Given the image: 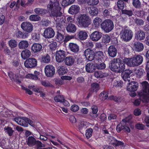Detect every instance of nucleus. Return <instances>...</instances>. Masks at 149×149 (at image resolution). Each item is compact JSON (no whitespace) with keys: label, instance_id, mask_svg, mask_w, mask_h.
I'll return each instance as SVG.
<instances>
[{"label":"nucleus","instance_id":"1","mask_svg":"<svg viewBox=\"0 0 149 149\" xmlns=\"http://www.w3.org/2000/svg\"><path fill=\"white\" fill-rule=\"evenodd\" d=\"M83 56H85L86 59L89 61H91L94 60L96 63H100L101 62V58L103 56V52L99 51L96 52L91 49H87L84 52Z\"/></svg>","mask_w":149,"mask_h":149},{"label":"nucleus","instance_id":"2","mask_svg":"<svg viewBox=\"0 0 149 149\" xmlns=\"http://www.w3.org/2000/svg\"><path fill=\"white\" fill-rule=\"evenodd\" d=\"M127 58H125L124 61L118 58H115L110 61L109 67L111 70L115 72L121 73L124 71L125 69V62Z\"/></svg>","mask_w":149,"mask_h":149},{"label":"nucleus","instance_id":"3","mask_svg":"<svg viewBox=\"0 0 149 149\" xmlns=\"http://www.w3.org/2000/svg\"><path fill=\"white\" fill-rule=\"evenodd\" d=\"M143 91L138 93L142 101L144 102H149V84L146 81L141 83Z\"/></svg>","mask_w":149,"mask_h":149},{"label":"nucleus","instance_id":"4","mask_svg":"<svg viewBox=\"0 0 149 149\" xmlns=\"http://www.w3.org/2000/svg\"><path fill=\"white\" fill-rule=\"evenodd\" d=\"M79 26L82 28H87L91 24V21L88 15L86 14L79 15L77 19Z\"/></svg>","mask_w":149,"mask_h":149},{"label":"nucleus","instance_id":"5","mask_svg":"<svg viewBox=\"0 0 149 149\" xmlns=\"http://www.w3.org/2000/svg\"><path fill=\"white\" fill-rule=\"evenodd\" d=\"M143 60V58L142 56L140 55H135L132 58H126L125 62L128 66L134 67L141 64Z\"/></svg>","mask_w":149,"mask_h":149},{"label":"nucleus","instance_id":"6","mask_svg":"<svg viewBox=\"0 0 149 149\" xmlns=\"http://www.w3.org/2000/svg\"><path fill=\"white\" fill-rule=\"evenodd\" d=\"M133 33L132 31L127 27H123L120 33V38L123 41L128 42L132 38Z\"/></svg>","mask_w":149,"mask_h":149},{"label":"nucleus","instance_id":"7","mask_svg":"<svg viewBox=\"0 0 149 149\" xmlns=\"http://www.w3.org/2000/svg\"><path fill=\"white\" fill-rule=\"evenodd\" d=\"M27 144L30 147H33L35 149H38V147H44V145L40 141L36 140V139L32 136H29L26 141Z\"/></svg>","mask_w":149,"mask_h":149},{"label":"nucleus","instance_id":"8","mask_svg":"<svg viewBox=\"0 0 149 149\" xmlns=\"http://www.w3.org/2000/svg\"><path fill=\"white\" fill-rule=\"evenodd\" d=\"M113 22L111 19H107L101 24V28L105 33H109L114 28Z\"/></svg>","mask_w":149,"mask_h":149},{"label":"nucleus","instance_id":"9","mask_svg":"<svg viewBox=\"0 0 149 149\" xmlns=\"http://www.w3.org/2000/svg\"><path fill=\"white\" fill-rule=\"evenodd\" d=\"M37 64V61L33 58H30L27 59L24 62L25 67L27 68H33L36 67Z\"/></svg>","mask_w":149,"mask_h":149},{"label":"nucleus","instance_id":"10","mask_svg":"<svg viewBox=\"0 0 149 149\" xmlns=\"http://www.w3.org/2000/svg\"><path fill=\"white\" fill-rule=\"evenodd\" d=\"M44 70L46 76L48 77H53L55 72V67L50 64L47 65L45 67Z\"/></svg>","mask_w":149,"mask_h":149},{"label":"nucleus","instance_id":"11","mask_svg":"<svg viewBox=\"0 0 149 149\" xmlns=\"http://www.w3.org/2000/svg\"><path fill=\"white\" fill-rule=\"evenodd\" d=\"M66 56L65 52L63 50L57 51L56 53V59L58 63L63 61Z\"/></svg>","mask_w":149,"mask_h":149},{"label":"nucleus","instance_id":"12","mask_svg":"<svg viewBox=\"0 0 149 149\" xmlns=\"http://www.w3.org/2000/svg\"><path fill=\"white\" fill-rule=\"evenodd\" d=\"M43 34V36L45 38H51L54 36L55 32L52 28L48 27L45 29Z\"/></svg>","mask_w":149,"mask_h":149},{"label":"nucleus","instance_id":"13","mask_svg":"<svg viewBox=\"0 0 149 149\" xmlns=\"http://www.w3.org/2000/svg\"><path fill=\"white\" fill-rule=\"evenodd\" d=\"M21 27L23 30L27 33H30L33 30V25L29 22H22L21 24Z\"/></svg>","mask_w":149,"mask_h":149},{"label":"nucleus","instance_id":"14","mask_svg":"<svg viewBox=\"0 0 149 149\" xmlns=\"http://www.w3.org/2000/svg\"><path fill=\"white\" fill-rule=\"evenodd\" d=\"M56 27L57 28H61L62 26V24L65 23V17L64 16L60 15L57 17L54 18Z\"/></svg>","mask_w":149,"mask_h":149},{"label":"nucleus","instance_id":"15","mask_svg":"<svg viewBox=\"0 0 149 149\" xmlns=\"http://www.w3.org/2000/svg\"><path fill=\"white\" fill-rule=\"evenodd\" d=\"M102 37V33L98 31H95L90 35L91 39L93 41L96 42L100 40Z\"/></svg>","mask_w":149,"mask_h":149},{"label":"nucleus","instance_id":"16","mask_svg":"<svg viewBox=\"0 0 149 149\" xmlns=\"http://www.w3.org/2000/svg\"><path fill=\"white\" fill-rule=\"evenodd\" d=\"M59 5V3L58 1H54V0H51L47 6V8L51 11L57 9H61V8Z\"/></svg>","mask_w":149,"mask_h":149},{"label":"nucleus","instance_id":"17","mask_svg":"<svg viewBox=\"0 0 149 149\" xmlns=\"http://www.w3.org/2000/svg\"><path fill=\"white\" fill-rule=\"evenodd\" d=\"M132 71L129 69H127L121 72V76L123 79L125 81H129L130 74L132 73Z\"/></svg>","mask_w":149,"mask_h":149},{"label":"nucleus","instance_id":"18","mask_svg":"<svg viewBox=\"0 0 149 149\" xmlns=\"http://www.w3.org/2000/svg\"><path fill=\"white\" fill-rule=\"evenodd\" d=\"M42 45L39 43H34L31 47V51L34 53L40 52L42 49Z\"/></svg>","mask_w":149,"mask_h":149},{"label":"nucleus","instance_id":"19","mask_svg":"<svg viewBox=\"0 0 149 149\" xmlns=\"http://www.w3.org/2000/svg\"><path fill=\"white\" fill-rule=\"evenodd\" d=\"M138 86V83L135 81H132L129 83L127 89L130 91H135L137 90Z\"/></svg>","mask_w":149,"mask_h":149},{"label":"nucleus","instance_id":"20","mask_svg":"<svg viewBox=\"0 0 149 149\" xmlns=\"http://www.w3.org/2000/svg\"><path fill=\"white\" fill-rule=\"evenodd\" d=\"M107 52L109 56L112 57H115L117 53V49L114 46L112 45L109 47Z\"/></svg>","mask_w":149,"mask_h":149},{"label":"nucleus","instance_id":"21","mask_svg":"<svg viewBox=\"0 0 149 149\" xmlns=\"http://www.w3.org/2000/svg\"><path fill=\"white\" fill-rule=\"evenodd\" d=\"M80 9V7L78 5H72L69 8L68 13L72 15L76 14L79 12Z\"/></svg>","mask_w":149,"mask_h":149},{"label":"nucleus","instance_id":"22","mask_svg":"<svg viewBox=\"0 0 149 149\" xmlns=\"http://www.w3.org/2000/svg\"><path fill=\"white\" fill-rule=\"evenodd\" d=\"M134 48L136 52H140L143 51L144 47L142 43L139 42H136L134 44Z\"/></svg>","mask_w":149,"mask_h":149},{"label":"nucleus","instance_id":"23","mask_svg":"<svg viewBox=\"0 0 149 149\" xmlns=\"http://www.w3.org/2000/svg\"><path fill=\"white\" fill-rule=\"evenodd\" d=\"M63 61L65 65L68 66H70L74 63L75 59L73 56H69L65 58Z\"/></svg>","mask_w":149,"mask_h":149},{"label":"nucleus","instance_id":"24","mask_svg":"<svg viewBox=\"0 0 149 149\" xmlns=\"http://www.w3.org/2000/svg\"><path fill=\"white\" fill-rule=\"evenodd\" d=\"M69 47L70 50L75 53H77L79 50V47L76 43L70 42L69 43Z\"/></svg>","mask_w":149,"mask_h":149},{"label":"nucleus","instance_id":"25","mask_svg":"<svg viewBox=\"0 0 149 149\" xmlns=\"http://www.w3.org/2000/svg\"><path fill=\"white\" fill-rule=\"evenodd\" d=\"M145 37V33L140 30L138 31L135 33V38L137 40L141 41L143 40Z\"/></svg>","mask_w":149,"mask_h":149},{"label":"nucleus","instance_id":"26","mask_svg":"<svg viewBox=\"0 0 149 149\" xmlns=\"http://www.w3.org/2000/svg\"><path fill=\"white\" fill-rule=\"evenodd\" d=\"M31 54V52L28 49H25L23 50L21 53V57L22 58L24 59H27Z\"/></svg>","mask_w":149,"mask_h":149},{"label":"nucleus","instance_id":"27","mask_svg":"<svg viewBox=\"0 0 149 149\" xmlns=\"http://www.w3.org/2000/svg\"><path fill=\"white\" fill-rule=\"evenodd\" d=\"M85 68L86 72L89 73H92L95 71V68L93 63H89L86 65Z\"/></svg>","mask_w":149,"mask_h":149},{"label":"nucleus","instance_id":"28","mask_svg":"<svg viewBox=\"0 0 149 149\" xmlns=\"http://www.w3.org/2000/svg\"><path fill=\"white\" fill-rule=\"evenodd\" d=\"M29 46V43L27 40H22L20 41L18 44L19 48L20 49H26Z\"/></svg>","mask_w":149,"mask_h":149},{"label":"nucleus","instance_id":"29","mask_svg":"<svg viewBox=\"0 0 149 149\" xmlns=\"http://www.w3.org/2000/svg\"><path fill=\"white\" fill-rule=\"evenodd\" d=\"M57 72L60 75H62L67 73V68L64 65L60 66L58 67Z\"/></svg>","mask_w":149,"mask_h":149},{"label":"nucleus","instance_id":"30","mask_svg":"<svg viewBox=\"0 0 149 149\" xmlns=\"http://www.w3.org/2000/svg\"><path fill=\"white\" fill-rule=\"evenodd\" d=\"M66 29L68 32L74 33L76 31L77 28L74 24L72 23H69L67 25Z\"/></svg>","mask_w":149,"mask_h":149},{"label":"nucleus","instance_id":"31","mask_svg":"<svg viewBox=\"0 0 149 149\" xmlns=\"http://www.w3.org/2000/svg\"><path fill=\"white\" fill-rule=\"evenodd\" d=\"M78 38L81 40H86L88 37L87 33L84 31H79L78 34Z\"/></svg>","mask_w":149,"mask_h":149},{"label":"nucleus","instance_id":"32","mask_svg":"<svg viewBox=\"0 0 149 149\" xmlns=\"http://www.w3.org/2000/svg\"><path fill=\"white\" fill-rule=\"evenodd\" d=\"M61 9H57L51 10V12L50 13V16L53 17L54 19V18H55V17H57L60 15H62V13L60 12Z\"/></svg>","mask_w":149,"mask_h":149},{"label":"nucleus","instance_id":"33","mask_svg":"<svg viewBox=\"0 0 149 149\" xmlns=\"http://www.w3.org/2000/svg\"><path fill=\"white\" fill-rule=\"evenodd\" d=\"M128 0H118L117 6L118 8L122 10L124 8L126 3L128 2Z\"/></svg>","mask_w":149,"mask_h":149},{"label":"nucleus","instance_id":"34","mask_svg":"<svg viewBox=\"0 0 149 149\" xmlns=\"http://www.w3.org/2000/svg\"><path fill=\"white\" fill-rule=\"evenodd\" d=\"M39 74V72L37 71H35L34 74H27L26 76V78L36 80L38 79V76Z\"/></svg>","mask_w":149,"mask_h":149},{"label":"nucleus","instance_id":"35","mask_svg":"<svg viewBox=\"0 0 149 149\" xmlns=\"http://www.w3.org/2000/svg\"><path fill=\"white\" fill-rule=\"evenodd\" d=\"M110 139L111 140L110 141V143L112 144L115 145L116 146H122L124 144V143L123 142L119 141L112 137H110L109 139V141Z\"/></svg>","mask_w":149,"mask_h":149},{"label":"nucleus","instance_id":"36","mask_svg":"<svg viewBox=\"0 0 149 149\" xmlns=\"http://www.w3.org/2000/svg\"><path fill=\"white\" fill-rule=\"evenodd\" d=\"M89 8L90 10H89V13L91 15L94 16L97 15L98 13V8L94 7H91Z\"/></svg>","mask_w":149,"mask_h":149},{"label":"nucleus","instance_id":"37","mask_svg":"<svg viewBox=\"0 0 149 149\" xmlns=\"http://www.w3.org/2000/svg\"><path fill=\"white\" fill-rule=\"evenodd\" d=\"M91 88L90 89L92 92H97L100 89L99 84L97 83H93L91 84Z\"/></svg>","mask_w":149,"mask_h":149},{"label":"nucleus","instance_id":"38","mask_svg":"<svg viewBox=\"0 0 149 149\" xmlns=\"http://www.w3.org/2000/svg\"><path fill=\"white\" fill-rule=\"evenodd\" d=\"M8 45L11 48L14 49L17 46V42L15 40L11 39L8 42Z\"/></svg>","mask_w":149,"mask_h":149},{"label":"nucleus","instance_id":"39","mask_svg":"<svg viewBox=\"0 0 149 149\" xmlns=\"http://www.w3.org/2000/svg\"><path fill=\"white\" fill-rule=\"evenodd\" d=\"M108 74L100 71H96L94 73L95 76L96 78H102L108 75Z\"/></svg>","mask_w":149,"mask_h":149},{"label":"nucleus","instance_id":"40","mask_svg":"<svg viewBox=\"0 0 149 149\" xmlns=\"http://www.w3.org/2000/svg\"><path fill=\"white\" fill-rule=\"evenodd\" d=\"M17 36L19 38H25L29 36L28 33L22 32L21 31H18L17 33Z\"/></svg>","mask_w":149,"mask_h":149},{"label":"nucleus","instance_id":"41","mask_svg":"<svg viewBox=\"0 0 149 149\" xmlns=\"http://www.w3.org/2000/svg\"><path fill=\"white\" fill-rule=\"evenodd\" d=\"M34 11L38 15H44L46 13V10L45 9L39 8H35Z\"/></svg>","mask_w":149,"mask_h":149},{"label":"nucleus","instance_id":"42","mask_svg":"<svg viewBox=\"0 0 149 149\" xmlns=\"http://www.w3.org/2000/svg\"><path fill=\"white\" fill-rule=\"evenodd\" d=\"M134 22L138 26H143L144 24V21L140 18H136L134 20Z\"/></svg>","mask_w":149,"mask_h":149},{"label":"nucleus","instance_id":"43","mask_svg":"<svg viewBox=\"0 0 149 149\" xmlns=\"http://www.w3.org/2000/svg\"><path fill=\"white\" fill-rule=\"evenodd\" d=\"M29 19L31 21H37L41 19L40 17L38 15H32L29 17Z\"/></svg>","mask_w":149,"mask_h":149},{"label":"nucleus","instance_id":"44","mask_svg":"<svg viewBox=\"0 0 149 149\" xmlns=\"http://www.w3.org/2000/svg\"><path fill=\"white\" fill-rule=\"evenodd\" d=\"M133 6L136 8H140L141 7V4L139 0H132Z\"/></svg>","mask_w":149,"mask_h":149},{"label":"nucleus","instance_id":"45","mask_svg":"<svg viewBox=\"0 0 149 149\" xmlns=\"http://www.w3.org/2000/svg\"><path fill=\"white\" fill-rule=\"evenodd\" d=\"M55 37L56 39V41L60 42L63 40L65 36L63 34L58 32H57Z\"/></svg>","mask_w":149,"mask_h":149},{"label":"nucleus","instance_id":"46","mask_svg":"<svg viewBox=\"0 0 149 149\" xmlns=\"http://www.w3.org/2000/svg\"><path fill=\"white\" fill-rule=\"evenodd\" d=\"M4 129L5 132L7 133L10 136H12L14 132V131L12 130V128L9 127H6Z\"/></svg>","mask_w":149,"mask_h":149},{"label":"nucleus","instance_id":"47","mask_svg":"<svg viewBox=\"0 0 149 149\" xmlns=\"http://www.w3.org/2000/svg\"><path fill=\"white\" fill-rule=\"evenodd\" d=\"M93 132V130L91 128H89L86 129V136L88 139H89L92 136Z\"/></svg>","mask_w":149,"mask_h":149},{"label":"nucleus","instance_id":"48","mask_svg":"<svg viewBox=\"0 0 149 149\" xmlns=\"http://www.w3.org/2000/svg\"><path fill=\"white\" fill-rule=\"evenodd\" d=\"M102 20L99 17H96L93 20V23L95 26H98L101 24Z\"/></svg>","mask_w":149,"mask_h":149},{"label":"nucleus","instance_id":"49","mask_svg":"<svg viewBox=\"0 0 149 149\" xmlns=\"http://www.w3.org/2000/svg\"><path fill=\"white\" fill-rule=\"evenodd\" d=\"M108 96V93L107 92L104 91L101 93L99 95L100 97L102 100H104L107 99Z\"/></svg>","mask_w":149,"mask_h":149},{"label":"nucleus","instance_id":"50","mask_svg":"<svg viewBox=\"0 0 149 149\" xmlns=\"http://www.w3.org/2000/svg\"><path fill=\"white\" fill-rule=\"evenodd\" d=\"M64 98L63 95H59L55 96L54 97V100L56 102H61L64 100Z\"/></svg>","mask_w":149,"mask_h":149},{"label":"nucleus","instance_id":"51","mask_svg":"<svg viewBox=\"0 0 149 149\" xmlns=\"http://www.w3.org/2000/svg\"><path fill=\"white\" fill-rule=\"evenodd\" d=\"M50 61V56L48 54L44 56L42 58V61L44 63H48Z\"/></svg>","mask_w":149,"mask_h":149},{"label":"nucleus","instance_id":"52","mask_svg":"<svg viewBox=\"0 0 149 149\" xmlns=\"http://www.w3.org/2000/svg\"><path fill=\"white\" fill-rule=\"evenodd\" d=\"M122 14H125L129 17L133 15V11L131 10H121Z\"/></svg>","mask_w":149,"mask_h":149},{"label":"nucleus","instance_id":"53","mask_svg":"<svg viewBox=\"0 0 149 149\" xmlns=\"http://www.w3.org/2000/svg\"><path fill=\"white\" fill-rule=\"evenodd\" d=\"M50 49L52 51H54L56 50L57 48V46L56 43V42H52L49 45Z\"/></svg>","mask_w":149,"mask_h":149},{"label":"nucleus","instance_id":"54","mask_svg":"<svg viewBox=\"0 0 149 149\" xmlns=\"http://www.w3.org/2000/svg\"><path fill=\"white\" fill-rule=\"evenodd\" d=\"M108 99L109 100H112L114 101L115 102H120L121 100V98L120 97H117L116 96L111 95L108 97Z\"/></svg>","mask_w":149,"mask_h":149},{"label":"nucleus","instance_id":"55","mask_svg":"<svg viewBox=\"0 0 149 149\" xmlns=\"http://www.w3.org/2000/svg\"><path fill=\"white\" fill-rule=\"evenodd\" d=\"M87 123L85 121H82L79 123L78 125V128L79 130L85 129L86 127Z\"/></svg>","mask_w":149,"mask_h":149},{"label":"nucleus","instance_id":"56","mask_svg":"<svg viewBox=\"0 0 149 149\" xmlns=\"http://www.w3.org/2000/svg\"><path fill=\"white\" fill-rule=\"evenodd\" d=\"M135 127L136 128L139 130H144L146 129L145 125L140 123L136 124Z\"/></svg>","mask_w":149,"mask_h":149},{"label":"nucleus","instance_id":"57","mask_svg":"<svg viewBox=\"0 0 149 149\" xmlns=\"http://www.w3.org/2000/svg\"><path fill=\"white\" fill-rule=\"evenodd\" d=\"M123 85V82L119 80L118 81L115 80L113 83V86L116 87H120L122 86Z\"/></svg>","mask_w":149,"mask_h":149},{"label":"nucleus","instance_id":"58","mask_svg":"<svg viewBox=\"0 0 149 149\" xmlns=\"http://www.w3.org/2000/svg\"><path fill=\"white\" fill-rule=\"evenodd\" d=\"M98 3V0H88L87 1L88 4L91 6L97 5Z\"/></svg>","mask_w":149,"mask_h":149},{"label":"nucleus","instance_id":"59","mask_svg":"<svg viewBox=\"0 0 149 149\" xmlns=\"http://www.w3.org/2000/svg\"><path fill=\"white\" fill-rule=\"evenodd\" d=\"M143 70L141 68L138 69L136 71L135 73L140 78L142 76L143 73Z\"/></svg>","mask_w":149,"mask_h":149},{"label":"nucleus","instance_id":"60","mask_svg":"<svg viewBox=\"0 0 149 149\" xmlns=\"http://www.w3.org/2000/svg\"><path fill=\"white\" fill-rule=\"evenodd\" d=\"M103 41L105 43H109L110 41V37L108 35H104L103 37Z\"/></svg>","mask_w":149,"mask_h":149},{"label":"nucleus","instance_id":"61","mask_svg":"<svg viewBox=\"0 0 149 149\" xmlns=\"http://www.w3.org/2000/svg\"><path fill=\"white\" fill-rule=\"evenodd\" d=\"M100 63V64L98 63H96L97 64L96 66L97 68L99 69H104L106 67V65L104 63Z\"/></svg>","mask_w":149,"mask_h":149},{"label":"nucleus","instance_id":"62","mask_svg":"<svg viewBox=\"0 0 149 149\" xmlns=\"http://www.w3.org/2000/svg\"><path fill=\"white\" fill-rule=\"evenodd\" d=\"M124 128V124H120L117 125L116 129L118 132H120L122 130H123Z\"/></svg>","mask_w":149,"mask_h":149},{"label":"nucleus","instance_id":"63","mask_svg":"<svg viewBox=\"0 0 149 149\" xmlns=\"http://www.w3.org/2000/svg\"><path fill=\"white\" fill-rule=\"evenodd\" d=\"M23 119V117H16L14 118V121H15L19 125H21L22 124V122Z\"/></svg>","mask_w":149,"mask_h":149},{"label":"nucleus","instance_id":"64","mask_svg":"<svg viewBox=\"0 0 149 149\" xmlns=\"http://www.w3.org/2000/svg\"><path fill=\"white\" fill-rule=\"evenodd\" d=\"M79 106L76 104L72 105L70 108L71 110L74 112H76L79 110Z\"/></svg>","mask_w":149,"mask_h":149}]
</instances>
